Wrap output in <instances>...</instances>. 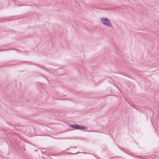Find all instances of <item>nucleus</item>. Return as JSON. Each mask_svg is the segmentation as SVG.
Here are the masks:
<instances>
[{
  "instance_id": "1",
  "label": "nucleus",
  "mask_w": 159,
  "mask_h": 159,
  "mask_svg": "<svg viewBox=\"0 0 159 159\" xmlns=\"http://www.w3.org/2000/svg\"><path fill=\"white\" fill-rule=\"evenodd\" d=\"M102 24L108 27H113L109 20L107 18H101L100 19Z\"/></svg>"
},
{
  "instance_id": "2",
  "label": "nucleus",
  "mask_w": 159,
  "mask_h": 159,
  "mask_svg": "<svg viewBox=\"0 0 159 159\" xmlns=\"http://www.w3.org/2000/svg\"><path fill=\"white\" fill-rule=\"evenodd\" d=\"M70 126L73 128L77 129H87L88 128L82 125H79L77 124H72L70 125Z\"/></svg>"
},
{
  "instance_id": "3",
  "label": "nucleus",
  "mask_w": 159,
  "mask_h": 159,
  "mask_svg": "<svg viewBox=\"0 0 159 159\" xmlns=\"http://www.w3.org/2000/svg\"><path fill=\"white\" fill-rule=\"evenodd\" d=\"M19 52H20L21 53V54H24L25 55H28L30 53V52L29 51H20Z\"/></svg>"
},
{
  "instance_id": "4",
  "label": "nucleus",
  "mask_w": 159,
  "mask_h": 159,
  "mask_svg": "<svg viewBox=\"0 0 159 159\" xmlns=\"http://www.w3.org/2000/svg\"><path fill=\"white\" fill-rule=\"evenodd\" d=\"M133 157H135V158H142V156H141V157H140V156H137L135 154H134V155Z\"/></svg>"
},
{
  "instance_id": "5",
  "label": "nucleus",
  "mask_w": 159,
  "mask_h": 159,
  "mask_svg": "<svg viewBox=\"0 0 159 159\" xmlns=\"http://www.w3.org/2000/svg\"><path fill=\"white\" fill-rule=\"evenodd\" d=\"M80 152H76V153H72L71 152H68V153L70 154H71V155H75V154H78Z\"/></svg>"
},
{
  "instance_id": "6",
  "label": "nucleus",
  "mask_w": 159,
  "mask_h": 159,
  "mask_svg": "<svg viewBox=\"0 0 159 159\" xmlns=\"http://www.w3.org/2000/svg\"><path fill=\"white\" fill-rule=\"evenodd\" d=\"M128 154H129V155H130V156H134V154H132V153H130V154H129L128 153H127Z\"/></svg>"
},
{
  "instance_id": "7",
  "label": "nucleus",
  "mask_w": 159,
  "mask_h": 159,
  "mask_svg": "<svg viewBox=\"0 0 159 159\" xmlns=\"http://www.w3.org/2000/svg\"><path fill=\"white\" fill-rule=\"evenodd\" d=\"M65 46H66V47H67V46H68V44H65Z\"/></svg>"
},
{
  "instance_id": "8",
  "label": "nucleus",
  "mask_w": 159,
  "mask_h": 159,
  "mask_svg": "<svg viewBox=\"0 0 159 159\" xmlns=\"http://www.w3.org/2000/svg\"><path fill=\"white\" fill-rule=\"evenodd\" d=\"M124 75V76H126V77H128V76H126V75Z\"/></svg>"
},
{
  "instance_id": "9",
  "label": "nucleus",
  "mask_w": 159,
  "mask_h": 159,
  "mask_svg": "<svg viewBox=\"0 0 159 159\" xmlns=\"http://www.w3.org/2000/svg\"><path fill=\"white\" fill-rule=\"evenodd\" d=\"M74 148H76V147H74Z\"/></svg>"
},
{
  "instance_id": "10",
  "label": "nucleus",
  "mask_w": 159,
  "mask_h": 159,
  "mask_svg": "<svg viewBox=\"0 0 159 159\" xmlns=\"http://www.w3.org/2000/svg\"><path fill=\"white\" fill-rule=\"evenodd\" d=\"M5 50V49H3V50H2V51H3V50Z\"/></svg>"
},
{
  "instance_id": "11",
  "label": "nucleus",
  "mask_w": 159,
  "mask_h": 159,
  "mask_svg": "<svg viewBox=\"0 0 159 159\" xmlns=\"http://www.w3.org/2000/svg\"><path fill=\"white\" fill-rule=\"evenodd\" d=\"M69 150V149H66V150Z\"/></svg>"
},
{
  "instance_id": "12",
  "label": "nucleus",
  "mask_w": 159,
  "mask_h": 159,
  "mask_svg": "<svg viewBox=\"0 0 159 159\" xmlns=\"http://www.w3.org/2000/svg\"><path fill=\"white\" fill-rule=\"evenodd\" d=\"M41 152H42V153H43V152H42V151H41Z\"/></svg>"
}]
</instances>
